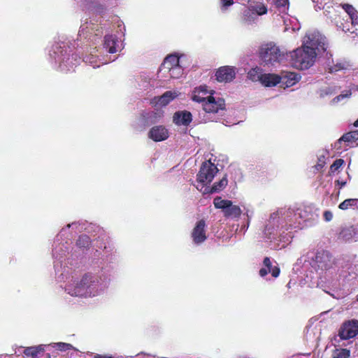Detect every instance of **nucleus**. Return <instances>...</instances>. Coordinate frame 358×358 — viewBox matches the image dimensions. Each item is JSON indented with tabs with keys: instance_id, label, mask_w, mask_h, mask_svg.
<instances>
[{
	"instance_id": "nucleus-56",
	"label": "nucleus",
	"mask_w": 358,
	"mask_h": 358,
	"mask_svg": "<svg viewBox=\"0 0 358 358\" xmlns=\"http://www.w3.org/2000/svg\"><path fill=\"white\" fill-rule=\"evenodd\" d=\"M299 27H293V28H292V30H293V31L299 30Z\"/></svg>"
},
{
	"instance_id": "nucleus-57",
	"label": "nucleus",
	"mask_w": 358,
	"mask_h": 358,
	"mask_svg": "<svg viewBox=\"0 0 358 358\" xmlns=\"http://www.w3.org/2000/svg\"><path fill=\"white\" fill-rule=\"evenodd\" d=\"M46 358H50V354H47Z\"/></svg>"
},
{
	"instance_id": "nucleus-34",
	"label": "nucleus",
	"mask_w": 358,
	"mask_h": 358,
	"mask_svg": "<svg viewBox=\"0 0 358 358\" xmlns=\"http://www.w3.org/2000/svg\"><path fill=\"white\" fill-rule=\"evenodd\" d=\"M357 234L355 228L353 227H346L341 230L339 234V238L343 241H348L352 240Z\"/></svg>"
},
{
	"instance_id": "nucleus-3",
	"label": "nucleus",
	"mask_w": 358,
	"mask_h": 358,
	"mask_svg": "<svg viewBox=\"0 0 358 358\" xmlns=\"http://www.w3.org/2000/svg\"><path fill=\"white\" fill-rule=\"evenodd\" d=\"M297 264H301V273L310 271V273L315 271L320 275L323 273L332 276L339 272V276L346 278L345 271H339L335 259L331 255L325 250L317 251L316 253L308 252L297 260Z\"/></svg>"
},
{
	"instance_id": "nucleus-42",
	"label": "nucleus",
	"mask_w": 358,
	"mask_h": 358,
	"mask_svg": "<svg viewBox=\"0 0 358 358\" xmlns=\"http://www.w3.org/2000/svg\"><path fill=\"white\" fill-rule=\"evenodd\" d=\"M350 350L347 349L337 350L334 354V358H349Z\"/></svg>"
},
{
	"instance_id": "nucleus-12",
	"label": "nucleus",
	"mask_w": 358,
	"mask_h": 358,
	"mask_svg": "<svg viewBox=\"0 0 358 358\" xmlns=\"http://www.w3.org/2000/svg\"><path fill=\"white\" fill-rule=\"evenodd\" d=\"M213 204L216 208L222 209L224 217L227 218H238L242 213L240 207L233 204L231 201L222 199L218 196L214 199Z\"/></svg>"
},
{
	"instance_id": "nucleus-46",
	"label": "nucleus",
	"mask_w": 358,
	"mask_h": 358,
	"mask_svg": "<svg viewBox=\"0 0 358 358\" xmlns=\"http://www.w3.org/2000/svg\"><path fill=\"white\" fill-rule=\"evenodd\" d=\"M234 3L233 0H221V4L222 8H227L228 6H231Z\"/></svg>"
},
{
	"instance_id": "nucleus-32",
	"label": "nucleus",
	"mask_w": 358,
	"mask_h": 358,
	"mask_svg": "<svg viewBox=\"0 0 358 358\" xmlns=\"http://www.w3.org/2000/svg\"><path fill=\"white\" fill-rule=\"evenodd\" d=\"M338 90L339 88L336 85L326 86L319 89L317 94L320 99H326L334 96Z\"/></svg>"
},
{
	"instance_id": "nucleus-43",
	"label": "nucleus",
	"mask_w": 358,
	"mask_h": 358,
	"mask_svg": "<svg viewBox=\"0 0 358 358\" xmlns=\"http://www.w3.org/2000/svg\"><path fill=\"white\" fill-rule=\"evenodd\" d=\"M344 164V160L342 159H338L334 161V162L331 165L330 170L331 172L336 171L343 164Z\"/></svg>"
},
{
	"instance_id": "nucleus-31",
	"label": "nucleus",
	"mask_w": 358,
	"mask_h": 358,
	"mask_svg": "<svg viewBox=\"0 0 358 358\" xmlns=\"http://www.w3.org/2000/svg\"><path fill=\"white\" fill-rule=\"evenodd\" d=\"M280 76L273 73H263L260 80L261 83L266 87L275 86L280 83Z\"/></svg>"
},
{
	"instance_id": "nucleus-49",
	"label": "nucleus",
	"mask_w": 358,
	"mask_h": 358,
	"mask_svg": "<svg viewBox=\"0 0 358 358\" xmlns=\"http://www.w3.org/2000/svg\"><path fill=\"white\" fill-rule=\"evenodd\" d=\"M91 37L92 36H88V38L87 39H85L86 42L88 43L89 41H92V39H91ZM83 41H85V39H83L81 41H78L77 40V43H76V45L78 47L79 45H82V44H85V42H83Z\"/></svg>"
},
{
	"instance_id": "nucleus-33",
	"label": "nucleus",
	"mask_w": 358,
	"mask_h": 358,
	"mask_svg": "<svg viewBox=\"0 0 358 358\" xmlns=\"http://www.w3.org/2000/svg\"><path fill=\"white\" fill-rule=\"evenodd\" d=\"M242 21L247 24H252L257 20V15L251 9L250 6L245 8L243 12Z\"/></svg>"
},
{
	"instance_id": "nucleus-37",
	"label": "nucleus",
	"mask_w": 358,
	"mask_h": 358,
	"mask_svg": "<svg viewBox=\"0 0 358 358\" xmlns=\"http://www.w3.org/2000/svg\"><path fill=\"white\" fill-rule=\"evenodd\" d=\"M339 208L347 210L350 208H358V199H348L339 204Z\"/></svg>"
},
{
	"instance_id": "nucleus-8",
	"label": "nucleus",
	"mask_w": 358,
	"mask_h": 358,
	"mask_svg": "<svg viewBox=\"0 0 358 358\" xmlns=\"http://www.w3.org/2000/svg\"><path fill=\"white\" fill-rule=\"evenodd\" d=\"M259 54L262 62L268 66H275L286 60V52L272 43L262 45Z\"/></svg>"
},
{
	"instance_id": "nucleus-16",
	"label": "nucleus",
	"mask_w": 358,
	"mask_h": 358,
	"mask_svg": "<svg viewBox=\"0 0 358 358\" xmlns=\"http://www.w3.org/2000/svg\"><path fill=\"white\" fill-rule=\"evenodd\" d=\"M101 31L99 30V26L98 24H94L92 21H85L83 23L80 27V30L78 34V41H82L83 39H87L88 36H92L99 35Z\"/></svg>"
},
{
	"instance_id": "nucleus-40",
	"label": "nucleus",
	"mask_w": 358,
	"mask_h": 358,
	"mask_svg": "<svg viewBox=\"0 0 358 358\" xmlns=\"http://www.w3.org/2000/svg\"><path fill=\"white\" fill-rule=\"evenodd\" d=\"M49 345H51L53 348H56L57 350H59V351H62V352H66V351H69L70 350H76V348L71 344L66 343H62V342L53 343L50 344Z\"/></svg>"
},
{
	"instance_id": "nucleus-59",
	"label": "nucleus",
	"mask_w": 358,
	"mask_h": 358,
	"mask_svg": "<svg viewBox=\"0 0 358 358\" xmlns=\"http://www.w3.org/2000/svg\"><path fill=\"white\" fill-rule=\"evenodd\" d=\"M357 301H358V294H357Z\"/></svg>"
},
{
	"instance_id": "nucleus-52",
	"label": "nucleus",
	"mask_w": 358,
	"mask_h": 358,
	"mask_svg": "<svg viewBox=\"0 0 358 358\" xmlns=\"http://www.w3.org/2000/svg\"><path fill=\"white\" fill-rule=\"evenodd\" d=\"M336 183L337 185H340V187L341 188L346 185V181L338 180H336Z\"/></svg>"
},
{
	"instance_id": "nucleus-41",
	"label": "nucleus",
	"mask_w": 358,
	"mask_h": 358,
	"mask_svg": "<svg viewBox=\"0 0 358 358\" xmlns=\"http://www.w3.org/2000/svg\"><path fill=\"white\" fill-rule=\"evenodd\" d=\"M90 239L87 235L80 236L76 242V246L80 249H85L89 247Z\"/></svg>"
},
{
	"instance_id": "nucleus-54",
	"label": "nucleus",
	"mask_w": 358,
	"mask_h": 358,
	"mask_svg": "<svg viewBox=\"0 0 358 358\" xmlns=\"http://www.w3.org/2000/svg\"><path fill=\"white\" fill-rule=\"evenodd\" d=\"M94 358H106V357H103L101 355H96L94 356Z\"/></svg>"
},
{
	"instance_id": "nucleus-11",
	"label": "nucleus",
	"mask_w": 358,
	"mask_h": 358,
	"mask_svg": "<svg viewBox=\"0 0 358 358\" xmlns=\"http://www.w3.org/2000/svg\"><path fill=\"white\" fill-rule=\"evenodd\" d=\"M160 71L168 72L170 77L173 78H180L183 73V69L180 65L179 57L174 55L166 57L160 67Z\"/></svg>"
},
{
	"instance_id": "nucleus-15",
	"label": "nucleus",
	"mask_w": 358,
	"mask_h": 358,
	"mask_svg": "<svg viewBox=\"0 0 358 358\" xmlns=\"http://www.w3.org/2000/svg\"><path fill=\"white\" fill-rule=\"evenodd\" d=\"M343 8L348 15V18L351 21L352 27L349 28L347 26H343V30L345 32L355 33L358 36V12L355 8L350 4H343Z\"/></svg>"
},
{
	"instance_id": "nucleus-18",
	"label": "nucleus",
	"mask_w": 358,
	"mask_h": 358,
	"mask_svg": "<svg viewBox=\"0 0 358 358\" xmlns=\"http://www.w3.org/2000/svg\"><path fill=\"white\" fill-rule=\"evenodd\" d=\"M64 231V229L60 231V233L57 235L56 240L54 241L53 249H52V256L55 259L61 261L68 252V248L66 246L67 242L63 243L60 242L59 237L63 236V233Z\"/></svg>"
},
{
	"instance_id": "nucleus-53",
	"label": "nucleus",
	"mask_w": 358,
	"mask_h": 358,
	"mask_svg": "<svg viewBox=\"0 0 358 358\" xmlns=\"http://www.w3.org/2000/svg\"><path fill=\"white\" fill-rule=\"evenodd\" d=\"M141 357L142 358H154V357H152L151 356L140 355L139 358H141Z\"/></svg>"
},
{
	"instance_id": "nucleus-4",
	"label": "nucleus",
	"mask_w": 358,
	"mask_h": 358,
	"mask_svg": "<svg viewBox=\"0 0 358 358\" xmlns=\"http://www.w3.org/2000/svg\"><path fill=\"white\" fill-rule=\"evenodd\" d=\"M213 94V90H209L206 85L196 87L192 92V101L202 103L204 112V116L201 120L203 122L215 120L212 115L224 110V99L216 98Z\"/></svg>"
},
{
	"instance_id": "nucleus-7",
	"label": "nucleus",
	"mask_w": 358,
	"mask_h": 358,
	"mask_svg": "<svg viewBox=\"0 0 358 358\" xmlns=\"http://www.w3.org/2000/svg\"><path fill=\"white\" fill-rule=\"evenodd\" d=\"M317 53L314 50L303 47L298 48L293 51L286 52V60L295 69L306 70L311 67L315 62Z\"/></svg>"
},
{
	"instance_id": "nucleus-39",
	"label": "nucleus",
	"mask_w": 358,
	"mask_h": 358,
	"mask_svg": "<svg viewBox=\"0 0 358 358\" xmlns=\"http://www.w3.org/2000/svg\"><path fill=\"white\" fill-rule=\"evenodd\" d=\"M273 3L280 13H285L288 10V0H273Z\"/></svg>"
},
{
	"instance_id": "nucleus-36",
	"label": "nucleus",
	"mask_w": 358,
	"mask_h": 358,
	"mask_svg": "<svg viewBox=\"0 0 358 358\" xmlns=\"http://www.w3.org/2000/svg\"><path fill=\"white\" fill-rule=\"evenodd\" d=\"M262 70L259 67H255L250 70L248 73V78L252 81H259L262 77Z\"/></svg>"
},
{
	"instance_id": "nucleus-50",
	"label": "nucleus",
	"mask_w": 358,
	"mask_h": 358,
	"mask_svg": "<svg viewBox=\"0 0 358 358\" xmlns=\"http://www.w3.org/2000/svg\"><path fill=\"white\" fill-rule=\"evenodd\" d=\"M64 278L66 279H68L69 277H68V275L67 273L66 274H64L63 273H62L59 275H58L57 277V279L59 281H62V280H64Z\"/></svg>"
},
{
	"instance_id": "nucleus-48",
	"label": "nucleus",
	"mask_w": 358,
	"mask_h": 358,
	"mask_svg": "<svg viewBox=\"0 0 358 358\" xmlns=\"http://www.w3.org/2000/svg\"><path fill=\"white\" fill-rule=\"evenodd\" d=\"M80 224L79 222H73L71 224H69L66 225V228H70V227H75L76 229H78L79 227H80Z\"/></svg>"
},
{
	"instance_id": "nucleus-25",
	"label": "nucleus",
	"mask_w": 358,
	"mask_h": 358,
	"mask_svg": "<svg viewBox=\"0 0 358 358\" xmlns=\"http://www.w3.org/2000/svg\"><path fill=\"white\" fill-rule=\"evenodd\" d=\"M96 48H91L89 55H85L83 59V62L87 64H90L93 66L94 68L99 67L102 64H105L109 62L108 60L103 58H101L99 56L94 55L95 52H96Z\"/></svg>"
},
{
	"instance_id": "nucleus-20",
	"label": "nucleus",
	"mask_w": 358,
	"mask_h": 358,
	"mask_svg": "<svg viewBox=\"0 0 358 358\" xmlns=\"http://www.w3.org/2000/svg\"><path fill=\"white\" fill-rule=\"evenodd\" d=\"M178 96L176 92L167 91L162 96H155L150 101V103L153 106L163 107L168 105L171 101Z\"/></svg>"
},
{
	"instance_id": "nucleus-13",
	"label": "nucleus",
	"mask_w": 358,
	"mask_h": 358,
	"mask_svg": "<svg viewBox=\"0 0 358 358\" xmlns=\"http://www.w3.org/2000/svg\"><path fill=\"white\" fill-rule=\"evenodd\" d=\"M338 335L342 340L355 338L358 335V320H351L345 322L340 328Z\"/></svg>"
},
{
	"instance_id": "nucleus-24",
	"label": "nucleus",
	"mask_w": 358,
	"mask_h": 358,
	"mask_svg": "<svg viewBox=\"0 0 358 358\" xmlns=\"http://www.w3.org/2000/svg\"><path fill=\"white\" fill-rule=\"evenodd\" d=\"M164 117V111L155 110L148 112H144L142 114V120L145 124L152 125L158 123Z\"/></svg>"
},
{
	"instance_id": "nucleus-2",
	"label": "nucleus",
	"mask_w": 358,
	"mask_h": 358,
	"mask_svg": "<svg viewBox=\"0 0 358 358\" xmlns=\"http://www.w3.org/2000/svg\"><path fill=\"white\" fill-rule=\"evenodd\" d=\"M110 282L108 271L102 268L96 272H87L80 278L71 276L64 288L71 296L93 298L103 294L108 288Z\"/></svg>"
},
{
	"instance_id": "nucleus-30",
	"label": "nucleus",
	"mask_w": 358,
	"mask_h": 358,
	"mask_svg": "<svg viewBox=\"0 0 358 358\" xmlns=\"http://www.w3.org/2000/svg\"><path fill=\"white\" fill-rule=\"evenodd\" d=\"M45 345L25 348L23 350L24 355L29 358H37L45 351Z\"/></svg>"
},
{
	"instance_id": "nucleus-14",
	"label": "nucleus",
	"mask_w": 358,
	"mask_h": 358,
	"mask_svg": "<svg viewBox=\"0 0 358 358\" xmlns=\"http://www.w3.org/2000/svg\"><path fill=\"white\" fill-rule=\"evenodd\" d=\"M109 1L110 0H84L82 8L85 11L102 14L106 11Z\"/></svg>"
},
{
	"instance_id": "nucleus-58",
	"label": "nucleus",
	"mask_w": 358,
	"mask_h": 358,
	"mask_svg": "<svg viewBox=\"0 0 358 358\" xmlns=\"http://www.w3.org/2000/svg\"><path fill=\"white\" fill-rule=\"evenodd\" d=\"M78 229L80 230V229ZM80 229H83V226L80 227Z\"/></svg>"
},
{
	"instance_id": "nucleus-55",
	"label": "nucleus",
	"mask_w": 358,
	"mask_h": 358,
	"mask_svg": "<svg viewBox=\"0 0 358 358\" xmlns=\"http://www.w3.org/2000/svg\"><path fill=\"white\" fill-rule=\"evenodd\" d=\"M285 31H287L289 29V28H288V25L287 24L286 20H285Z\"/></svg>"
},
{
	"instance_id": "nucleus-1",
	"label": "nucleus",
	"mask_w": 358,
	"mask_h": 358,
	"mask_svg": "<svg viewBox=\"0 0 358 358\" xmlns=\"http://www.w3.org/2000/svg\"><path fill=\"white\" fill-rule=\"evenodd\" d=\"M318 217V209L312 204L280 208L271 214L266 223L264 235L271 242L278 241L275 248L282 249L291 242L293 237L290 231L284 234L285 231L301 229L303 223H311Z\"/></svg>"
},
{
	"instance_id": "nucleus-29",
	"label": "nucleus",
	"mask_w": 358,
	"mask_h": 358,
	"mask_svg": "<svg viewBox=\"0 0 358 358\" xmlns=\"http://www.w3.org/2000/svg\"><path fill=\"white\" fill-rule=\"evenodd\" d=\"M280 83L285 84L286 87H291L296 84L301 78V76L293 72H285L282 76H280Z\"/></svg>"
},
{
	"instance_id": "nucleus-26",
	"label": "nucleus",
	"mask_w": 358,
	"mask_h": 358,
	"mask_svg": "<svg viewBox=\"0 0 358 358\" xmlns=\"http://www.w3.org/2000/svg\"><path fill=\"white\" fill-rule=\"evenodd\" d=\"M192 120V113L187 110L176 112L173 116V122L177 125L187 126Z\"/></svg>"
},
{
	"instance_id": "nucleus-23",
	"label": "nucleus",
	"mask_w": 358,
	"mask_h": 358,
	"mask_svg": "<svg viewBox=\"0 0 358 358\" xmlns=\"http://www.w3.org/2000/svg\"><path fill=\"white\" fill-rule=\"evenodd\" d=\"M236 76L235 69L231 66L220 67L216 72L215 76L219 82H230Z\"/></svg>"
},
{
	"instance_id": "nucleus-17",
	"label": "nucleus",
	"mask_w": 358,
	"mask_h": 358,
	"mask_svg": "<svg viewBox=\"0 0 358 358\" xmlns=\"http://www.w3.org/2000/svg\"><path fill=\"white\" fill-rule=\"evenodd\" d=\"M148 137L155 142L166 141L169 137V131L164 125H155L150 128Z\"/></svg>"
},
{
	"instance_id": "nucleus-9",
	"label": "nucleus",
	"mask_w": 358,
	"mask_h": 358,
	"mask_svg": "<svg viewBox=\"0 0 358 358\" xmlns=\"http://www.w3.org/2000/svg\"><path fill=\"white\" fill-rule=\"evenodd\" d=\"M303 47L310 50H314L317 54L321 52H326L327 49V41L324 36L318 31H308L302 41Z\"/></svg>"
},
{
	"instance_id": "nucleus-21",
	"label": "nucleus",
	"mask_w": 358,
	"mask_h": 358,
	"mask_svg": "<svg viewBox=\"0 0 358 358\" xmlns=\"http://www.w3.org/2000/svg\"><path fill=\"white\" fill-rule=\"evenodd\" d=\"M355 127H358V119L354 123ZM345 143L346 146L353 147L354 144L358 145V130L352 131L343 134L336 143V146Z\"/></svg>"
},
{
	"instance_id": "nucleus-10",
	"label": "nucleus",
	"mask_w": 358,
	"mask_h": 358,
	"mask_svg": "<svg viewBox=\"0 0 358 358\" xmlns=\"http://www.w3.org/2000/svg\"><path fill=\"white\" fill-rule=\"evenodd\" d=\"M217 171L218 169L214 164L210 161L204 162L197 174L196 185H199V187L203 185L208 186L207 185L210 183Z\"/></svg>"
},
{
	"instance_id": "nucleus-27",
	"label": "nucleus",
	"mask_w": 358,
	"mask_h": 358,
	"mask_svg": "<svg viewBox=\"0 0 358 358\" xmlns=\"http://www.w3.org/2000/svg\"><path fill=\"white\" fill-rule=\"evenodd\" d=\"M264 267L259 270V275L262 278L271 273L272 276L277 278L280 274V268L278 266H273L268 257H265L263 262Z\"/></svg>"
},
{
	"instance_id": "nucleus-44",
	"label": "nucleus",
	"mask_w": 358,
	"mask_h": 358,
	"mask_svg": "<svg viewBox=\"0 0 358 358\" xmlns=\"http://www.w3.org/2000/svg\"><path fill=\"white\" fill-rule=\"evenodd\" d=\"M316 10L324 8V0H312Z\"/></svg>"
},
{
	"instance_id": "nucleus-47",
	"label": "nucleus",
	"mask_w": 358,
	"mask_h": 358,
	"mask_svg": "<svg viewBox=\"0 0 358 358\" xmlns=\"http://www.w3.org/2000/svg\"><path fill=\"white\" fill-rule=\"evenodd\" d=\"M323 216H324V220L327 222L331 221L332 220V218H333L332 213L331 211H329V210L324 211V214H323Z\"/></svg>"
},
{
	"instance_id": "nucleus-28",
	"label": "nucleus",
	"mask_w": 358,
	"mask_h": 358,
	"mask_svg": "<svg viewBox=\"0 0 358 358\" xmlns=\"http://www.w3.org/2000/svg\"><path fill=\"white\" fill-rule=\"evenodd\" d=\"M103 48L109 53H115L120 48V41L113 35H106L104 38Z\"/></svg>"
},
{
	"instance_id": "nucleus-45",
	"label": "nucleus",
	"mask_w": 358,
	"mask_h": 358,
	"mask_svg": "<svg viewBox=\"0 0 358 358\" xmlns=\"http://www.w3.org/2000/svg\"><path fill=\"white\" fill-rule=\"evenodd\" d=\"M324 164H325V157H324V156H321L318 158V162L315 166V167L317 171H319L324 166Z\"/></svg>"
},
{
	"instance_id": "nucleus-22",
	"label": "nucleus",
	"mask_w": 358,
	"mask_h": 358,
	"mask_svg": "<svg viewBox=\"0 0 358 358\" xmlns=\"http://www.w3.org/2000/svg\"><path fill=\"white\" fill-rule=\"evenodd\" d=\"M228 184V180L226 176L223 177L219 182H215L212 187L203 185L199 187V185H196L198 190L201 192L203 194H213L219 192L226 187Z\"/></svg>"
},
{
	"instance_id": "nucleus-6",
	"label": "nucleus",
	"mask_w": 358,
	"mask_h": 358,
	"mask_svg": "<svg viewBox=\"0 0 358 358\" xmlns=\"http://www.w3.org/2000/svg\"><path fill=\"white\" fill-rule=\"evenodd\" d=\"M327 62L326 69L330 73H341L346 77L351 76L350 85L352 90L358 91V67L355 69L353 65L345 59H331V54L327 52Z\"/></svg>"
},
{
	"instance_id": "nucleus-51",
	"label": "nucleus",
	"mask_w": 358,
	"mask_h": 358,
	"mask_svg": "<svg viewBox=\"0 0 358 358\" xmlns=\"http://www.w3.org/2000/svg\"><path fill=\"white\" fill-rule=\"evenodd\" d=\"M246 215H247V217H248V224H247V225H243L241 227V229H243L244 231L247 230V229L248 228V226H249V222H250V216H249L248 213H247Z\"/></svg>"
},
{
	"instance_id": "nucleus-19",
	"label": "nucleus",
	"mask_w": 358,
	"mask_h": 358,
	"mask_svg": "<svg viewBox=\"0 0 358 358\" xmlns=\"http://www.w3.org/2000/svg\"><path fill=\"white\" fill-rule=\"evenodd\" d=\"M205 221L201 220L196 222L192 232V238L194 243L199 245L203 243L206 238Z\"/></svg>"
},
{
	"instance_id": "nucleus-5",
	"label": "nucleus",
	"mask_w": 358,
	"mask_h": 358,
	"mask_svg": "<svg viewBox=\"0 0 358 358\" xmlns=\"http://www.w3.org/2000/svg\"><path fill=\"white\" fill-rule=\"evenodd\" d=\"M71 52L68 42L65 41L57 43L50 50V58L54 60L55 64H58L62 71H70L80 62V59L76 55L70 56Z\"/></svg>"
},
{
	"instance_id": "nucleus-38",
	"label": "nucleus",
	"mask_w": 358,
	"mask_h": 358,
	"mask_svg": "<svg viewBox=\"0 0 358 358\" xmlns=\"http://www.w3.org/2000/svg\"><path fill=\"white\" fill-rule=\"evenodd\" d=\"M249 6L257 16L266 14L268 10L266 6L260 2H258L254 5H250Z\"/></svg>"
},
{
	"instance_id": "nucleus-35",
	"label": "nucleus",
	"mask_w": 358,
	"mask_h": 358,
	"mask_svg": "<svg viewBox=\"0 0 358 358\" xmlns=\"http://www.w3.org/2000/svg\"><path fill=\"white\" fill-rule=\"evenodd\" d=\"M352 92L351 90H346L342 92L341 94L335 96L330 101V104L331 106H336L341 102H344L345 100L348 99L351 96Z\"/></svg>"
}]
</instances>
